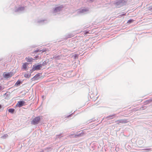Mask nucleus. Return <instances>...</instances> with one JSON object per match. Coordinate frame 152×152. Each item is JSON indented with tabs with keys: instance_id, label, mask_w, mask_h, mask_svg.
Returning <instances> with one entry per match:
<instances>
[{
	"instance_id": "1",
	"label": "nucleus",
	"mask_w": 152,
	"mask_h": 152,
	"mask_svg": "<svg viewBox=\"0 0 152 152\" xmlns=\"http://www.w3.org/2000/svg\"><path fill=\"white\" fill-rule=\"evenodd\" d=\"M40 119L41 118L40 116H37L32 119L31 123L33 125L37 124L39 122Z\"/></svg>"
},
{
	"instance_id": "2",
	"label": "nucleus",
	"mask_w": 152,
	"mask_h": 152,
	"mask_svg": "<svg viewBox=\"0 0 152 152\" xmlns=\"http://www.w3.org/2000/svg\"><path fill=\"white\" fill-rule=\"evenodd\" d=\"M127 120V119H121L115 121V122L117 123V124H125L128 122Z\"/></svg>"
},
{
	"instance_id": "3",
	"label": "nucleus",
	"mask_w": 152,
	"mask_h": 152,
	"mask_svg": "<svg viewBox=\"0 0 152 152\" xmlns=\"http://www.w3.org/2000/svg\"><path fill=\"white\" fill-rule=\"evenodd\" d=\"M42 67L41 64H39L37 65H34L32 68V70L35 71L36 70H39L40 69V68Z\"/></svg>"
},
{
	"instance_id": "4",
	"label": "nucleus",
	"mask_w": 152,
	"mask_h": 152,
	"mask_svg": "<svg viewBox=\"0 0 152 152\" xmlns=\"http://www.w3.org/2000/svg\"><path fill=\"white\" fill-rule=\"evenodd\" d=\"M25 103V102L24 101H19L18 102L16 106L19 107H20L23 105Z\"/></svg>"
},
{
	"instance_id": "5",
	"label": "nucleus",
	"mask_w": 152,
	"mask_h": 152,
	"mask_svg": "<svg viewBox=\"0 0 152 152\" xmlns=\"http://www.w3.org/2000/svg\"><path fill=\"white\" fill-rule=\"evenodd\" d=\"M3 76L4 77L7 78L12 76V75L10 73H6L4 72L3 74Z\"/></svg>"
},
{
	"instance_id": "6",
	"label": "nucleus",
	"mask_w": 152,
	"mask_h": 152,
	"mask_svg": "<svg viewBox=\"0 0 152 152\" xmlns=\"http://www.w3.org/2000/svg\"><path fill=\"white\" fill-rule=\"evenodd\" d=\"M26 61L28 62H31L33 61V60L34 59L32 58L31 57H30L29 56H28L26 58Z\"/></svg>"
},
{
	"instance_id": "7",
	"label": "nucleus",
	"mask_w": 152,
	"mask_h": 152,
	"mask_svg": "<svg viewBox=\"0 0 152 152\" xmlns=\"http://www.w3.org/2000/svg\"><path fill=\"white\" fill-rule=\"evenodd\" d=\"M28 65V63H25L23 65V68L25 70H26L27 66Z\"/></svg>"
},
{
	"instance_id": "8",
	"label": "nucleus",
	"mask_w": 152,
	"mask_h": 152,
	"mask_svg": "<svg viewBox=\"0 0 152 152\" xmlns=\"http://www.w3.org/2000/svg\"><path fill=\"white\" fill-rule=\"evenodd\" d=\"M15 109H14L11 108L8 109V111L9 112L13 113L15 111Z\"/></svg>"
},
{
	"instance_id": "9",
	"label": "nucleus",
	"mask_w": 152,
	"mask_h": 152,
	"mask_svg": "<svg viewBox=\"0 0 152 152\" xmlns=\"http://www.w3.org/2000/svg\"><path fill=\"white\" fill-rule=\"evenodd\" d=\"M83 134H84L83 133H81L79 134H75V137H79L80 136H81L82 135H83Z\"/></svg>"
},
{
	"instance_id": "10",
	"label": "nucleus",
	"mask_w": 152,
	"mask_h": 152,
	"mask_svg": "<svg viewBox=\"0 0 152 152\" xmlns=\"http://www.w3.org/2000/svg\"><path fill=\"white\" fill-rule=\"evenodd\" d=\"M21 83V82L20 81H18L15 83V85L17 86H18L20 85Z\"/></svg>"
},
{
	"instance_id": "11",
	"label": "nucleus",
	"mask_w": 152,
	"mask_h": 152,
	"mask_svg": "<svg viewBox=\"0 0 152 152\" xmlns=\"http://www.w3.org/2000/svg\"><path fill=\"white\" fill-rule=\"evenodd\" d=\"M134 21V20L133 19H130L127 21V23L129 24L133 22Z\"/></svg>"
},
{
	"instance_id": "12",
	"label": "nucleus",
	"mask_w": 152,
	"mask_h": 152,
	"mask_svg": "<svg viewBox=\"0 0 152 152\" xmlns=\"http://www.w3.org/2000/svg\"><path fill=\"white\" fill-rule=\"evenodd\" d=\"M24 77L27 78H29L30 77V75L28 74H26L24 75Z\"/></svg>"
},
{
	"instance_id": "13",
	"label": "nucleus",
	"mask_w": 152,
	"mask_h": 152,
	"mask_svg": "<svg viewBox=\"0 0 152 152\" xmlns=\"http://www.w3.org/2000/svg\"><path fill=\"white\" fill-rule=\"evenodd\" d=\"M46 50H35L34 52L35 53H37L38 52H41L42 51V52H44Z\"/></svg>"
},
{
	"instance_id": "14",
	"label": "nucleus",
	"mask_w": 152,
	"mask_h": 152,
	"mask_svg": "<svg viewBox=\"0 0 152 152\" xmlns=\"http://www.w3.org/2000/svg\"><path fill=\"white\" fill-rule=\"evenodd\" d=\"M122 2V1H121V0L119 1L118 2H116V4L117 5H118V4H120V3H121Z\"/></svg>"
},
{
	"instance_id": "15",
	"label": "nucleus",
	"mask_w": 152,
	"mask_h": 152,
	"mask_svg": "<svg viewBox=\"0 0 152 152\" xmlns=\"http://www.w3.org/2000/svg\"><path fill=\"white\" fill-rule=\"evenodd\" d=\"M93 94H91L90 95V97L91 98H93Z\"/></svg>"
},
{
	"instance_id": "16",
	"label": "nucleus",
	"mask_w": 152,
	"mask_h": 152,
	"mask_svg": "<svg viewBox=\"0 0 152 152\" xmlns=\"http://www.w3.org/2000/svg\"><path fill=\"white\" fill-rule=\"evenodd\" d=\"M113 116V115H109V116H107V118H110V117H112Z\"/></svg>"
},
{
	"instance_id": "17",
	"label": "nucleus",
	"mask_w": 152,
	"mask_h": 152,
	"mask_svg": "<svg viewBox=\"0 0 152 152\" xmlns=\"http://www.w3.org/2000/svg\"><path fill=\"white\" fill-rule=\"evenodd\" d=\"M38 56H36L34 58H38Z\"/></svg>"
},
{
	"instance_id": "18",
	"label": "nucleus",
	"mask_w": 152,
	"mask_h": 152,
	"mask_svg": "<svg viewBox=\"0 0 152 152\" xmlns=\"http://www.w3.org/2000/svg\"><path fill=\"white\" fill-rule=\"evenodd\" d=\"M88 33V32H86L85 33V34H87V33Z\"/></svg>"
},
{
	"instance_id": "19",
	"label": "nucleus",
	"mask_w": 152,
	"mask_h": 152,
	"mask_svg": "<svg viewBox=\"0 0 152 152\" xmlns=\"http://www.w3.org/2000/svg\"><path fill=\"white\" fill-rule=\"evenodd\" d=\"M1 104H0V109H1Z\"/></svg>"
},
{
	"instance_id": "20",
	"label": "nucleus",
	"mask_w": 152,
	"mask_h": 152,
	"mask_svg": "<svg viewBox=\"0 0 152 152\" xmlns=\"http://www.w3.org/2000/svg\"><path fill=\"white\" fill-rule=\"evenodd\" d=\"M95 96H96L95 98H96L97 97L96 96V95Z\"/></svg>"
}]
</instances>
